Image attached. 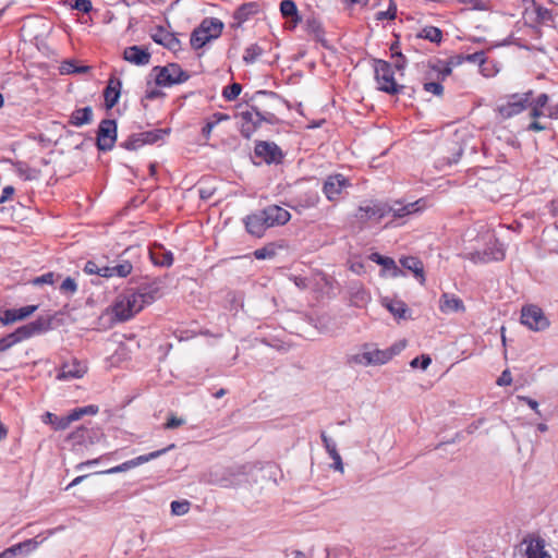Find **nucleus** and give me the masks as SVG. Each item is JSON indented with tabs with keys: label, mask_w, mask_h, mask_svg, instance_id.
<instances>
[{
	"label": "nucleus",
	"mask_w": 558,
	"mask_h": 558,
	"mask_svg": "<svg viewBox=\"0 0 558 558\" xmlns=\"http://www.w3.org/2000/svg\"><path fill=\"white\" fill-rule=\"evenodd\" d=\"M267 99L278 101V97L275 93L258 90L252 98L255 105L252 106L251 110L241 111L239 113L243 121L242 134L246 137H248L262 122L274 123L276 120L275 114L266 108L264 100Z\"/></svg>",
	"instance_id": "f257e3e1"
},
{
	"label": "nucleus",
	"mask_w": 558,
	"mask_h": 558,
	"mask_svg": "<svg viewBox=\"0 0 558 558\" xmlns=\"http://www.w3.org/2000/svg\"><path fill=\"white\" fill-rule=\"evenodd\" d=\"M291 218L290 213L277 205H271L263 210L248 215L244 222L246 230L255 235L262 236L271 227L287 223Z\"/></svg>",
	"instance_id": "f03ea898"
},
{
	"label": "nucleus",
	"mask_w": 558,
	"mask_h": 558,
	"mask_svg": "<svg viewBox=\"0 0 558 558\" xmlns=\"http://www.w3.org/2000/svg\"><path fill=\"white\" fill-rule=\"evenodd\" d=\"M143 310V300L134 290H128L116 300L112 312L119 322H125Z\"/></svg>",
	"instance_id": "7ed1b4c3"
},
{
	"label": "nucleus",
	"mask_w": 558,
	"mask_h": 558,
	"mask_svg": "<svg viewBox=\"0 0 558 558\" xmlns=\"http://www.w3.org/2000/svg\"><path fill=\"white\" fill-rule=\"evenodd\" d=\"M133 251L132 247H128L113 259L107 257V280L126 278L133 274L134 266L137 263Z\"/></svg>",
	"instance_id": "20e7f679"
},
{
	"label": "nucleus",
	"mask_w": 558,
	"mask_h": 558,
	"mask_svg": "<svg viewBox=\"0 0 558 558\" xmlns=\"http://www.w3.org/2000/svg\"><path fill=\"white\" fill-rule=\"evenodd\" d=\"M393 354L391 349L380 350L372 344H365L361 352L350 357V362L363 366L383 365L389 362Z\"/></svg>",
	"instance_id": "39448f33"
},
{
	"label": "nucleus",
	"mask_w": 558,
	"mask_h": 558,
	"mask_svg": "<svg viewBox=\"0 0 558 558\" xmlns=\"http://www.w3.org/2000/svg\"><path fill=\"white\" fill-rule=\"evenodd\" d=\"M153 72L155 73L156 84L159 86H172L183 83L190 77L189 74L175 63H170L166 66H156Z\"/></svg>",
	"instance_id": "423d86ee"
},
{
	"label": "nucleus",
	"mask_w": 558,
	"mask_h": 558,
	"mask_svg": "<svg viewBox=\"0 0 558 558\" xmlns=\"http://www.w3.org/2000/svg\"><path fill=\"white\" fill-rule=\"evenodd\" d=\"M521 323L533 331H542L548 328L549 320L543 311L535 305L522 308Z\"/></svg>",
	"instance_id": "0eeeda50"
},
{
	"label": "nucleus",
	"mask_w": 558,
	"mask_h": 558,
	"mask_svg": "<svg viewBox=\"0 0 558 558\" xmlns=\"http://www.w3.org/2000/svg\"><path fill=\"white\" fill-rule=\"evenodd\" d=\"M375 77L379 85V89L389 94H396L399 86L395 82L391 65L383 60H378L375 65Z\"/></svg>",
	"instance_id": "6e6552de"
},
{
	"label": "nucleus",
	"mask_w": 558,
	"mask_h": 558,
	"mask_svg": "<svg viewBox=\"0 0 558 558\" xmlns=\"http://www.w3.org/2000/svg\"><path fill=\"white\" fill-rule=\"evenodd\" d=\"M532 92L524 93L522 95H511L506 104L498 106L497 110L504 119H509L515 114L522 112L530 104V97Z\"/></svg>",
	"instance_id": "1a4fd4ad"
},
{
	"label": "nucleus",
	"mask_w": 558,
	"mask_h": 558,
	"mask_svg": "<svg viewBox=\"0 0 558 558\" xmlns=\"http://www.w3.org/2000/svg\"><path fill=\"white\" fill-rule=\"evenodd\" d=\"M244 481V472L242 468L236 470L227 469L219 472H215L210 474V478L207 480L210 484H217L222 487H230L241 484Z\"/></svg>",
	"instance_id": "9d476101"
},
{
	"label": "nucleus",
	"mask_w": 558,
	"mask_h": 558,
	"mask_svg": "<svg viewBox=\"0 0 558 558\" xmlns=\"http://www.w3.org/2000/svg\"><path fill=\"white\" fill-rule=\"evenodd\" d=\"M349 186L350 182L344 175L333 174L324 182L323 192L332 202L339 199L341 193Z\"/></svg>",
	"instance_id": "9b49d317"
},
{
	"label": "nucleus",
	"mask_w": 558,
	"mask_h": 558,
	"mask_svg": "<svg viewBox=\"0 0 558 558\" xmlns=\"http://www.w3.org/2000/svg\"><path fill=\"white\" fill-rule=\"evenodd\" d=\"M174 445H171L169 446L168 448H165V449H161V450H157V451H153L148 454H143V456H138L132 460H129V461H125L123 462L122 464L120 465H117V466H113V468H109L107 469V475L108 474H116V473H119V472H126L131 469H134L141 464H144L153 459H156L158 457H160L161 454H163L165 452H167L169 449L173 448Z\"/></svg>",
	"instance_id": "f8f14e48"
},
{
	"label": "nucleus",
	"mask_w": 558,
	"mask_h": 558,
	"mask_svg": "<svg viewBox=\"0 0 558 558\" xmlns=\"http://www.w3.org/2000/svg\"><path fill=\"white\" fill-rule=\"evenodd\" d=\"M422 204L423 199H418L408 204L395 202L391 206H387V216H392V220L389 221V225H391L397 219H401L420 211L423 208Z\"/></svg>",
	"instance_id": "ddd939ff"
},
{
	"label": "nucleus",
	"mask_w": 558,
	"mask_h": 558,
	"mask_svg": "<svg viewBox=\"0 0 558 558\" xmlns=\"http://www.w3.org/2000/svg\"><path fill=\"white\" fill-rule=\"evenodd\" d=\"M505 257V250L502 245L495 241L492 246L482 251H474L469 254V258L474 263H488L494 260H501Z\"/></svg>",
	"instance_id": "4468645a"
},
{
	"label": "nucleus",
	"mask_w": 558,
	"mask_h": 558,
	"mask_svg": "<svg viewBox=\"0 0 558 558\" xmlns=\"http://www.w3.org/2000/svg\"><path fill=\"white\" fill-rule=\"evenodd\" d=\"M355 217L365 222L368 220H380L387 217V206L380 203H367L361 205L355 214Z\"/></svg>",
	"instance_id": "2eb2a0df"
},
{
	"label": "nucleus",
	"mask_w": 558,
	"mask_h": 558,
	"mask_svg": "<svg viewBox=\"0 0 558 558\" xmlns=\"http://www.w3.org/2000/svg\"><path fill=\"white\" fill-rule=\"evenodd\" d=\"M85 373L86 366L76 359H74L71 362H65L62 364L57 375V379L64 381L72 380L83 377Z\"/></svg>",
	"instance_id": "dca6fc26"
},
{
	"label": "nucleus",
	"mask_w": 558,
	"mask_h": 558,
	"mask_svg": "<svg viewBox=\"0 0 558 558\" xmlns=\"http://www.w3.org/2000/svg\"><path fill=\"white\" fill-rule=\"evenodd\" d=\"M51 328V317H38L36 320L17 328L22 339L26 340L34 335L43 333Z\"/></svg>",
	"instance_id": "f3484780"
},
{
	"label": "nucleus",
	"mask_w": 558,
	"mask_h": 558,
	"mask_svg": "<svg viewBox=\"0 0 558 558\" xmlns=\"http://www.w3.org/2000/svg\"><path fill=\"white\" fill-rule=\"evenodd\" d=\"M255 155L267 163L279 162L282 157L280 148L275 143L268 142L257 143Z\"/></svg>",
	"instance_id": "a211bd4d"
},
{
	"label": "nucleus",
	"mask_w": 558,
	"mask_h": 558,
	"mask_svg": "<svg viewBox=\"0 0 558 558\" xmlns=\"http://www.w3.org/2000/svg\"><path fill=\"white\" fill-rule=\"evenodd\" d=\"M439 310L441 313L449 315L453 313H463L465 306L463 301L451 293H442L439 299Z\"/></svg>",
	"instance_id": "6ab92c4d"
},
{
	"label": "nucleus",
	"mask_w": 558,
	"mask_h": 558,
	"mask_svg": "<svg viewBox=\"0 0 558 558\" xmlns=\"http://www.w3.org/2000/svg\"><path fill=\"white\" fill-rule=\"evenodd\" d=\"M123 58L135 65H146L150 61V53L146 48L131 46L124 49Z\"/></svg>",
	"instance_id": "aec40b11"
},
{
	"label": "nucleus",
	"mask_w": 558,
	"mask_h": 558,
	"mask_svg": "<svg viewBox=\"0 0 558 558\" xmlns=\"http://www.w3.org/2000/svg\"><path fill=\"white\" fill-rule=\"evenodd\" d=\"M149 256L155 265L169 267L173 263L172 253L166 250L161 244L155 243L149 248Z\"/></svg>",
	"instance_id": "412c9836"
},
{
	"label": "nucleus",
	"mask_w": 558,
	"mask_h": 558,
	"mask_svg": "<svg viewBox=\"0 0 558 558\" xmlns=\"http://www.w3.org/2000/svg\"><path fill=\"white\" fill-rule=\"evenodd\" d=\"M151 38L155 43L165 46L169 50L175 51L180 48V40L174 36V34L169 33L161 27L151 35Z\"/></svg>",
	"instance_id": "4be33fe9"
},
{
	"label": "nucleus",
	"mask_w": 558,
	"mask_h": 558,
	"mask_svg": "<svg viewBox=\"0 0 558 558\" xmlns=\"http://www.w3.org/2000/svg\"><path fill=\"white\" fill-rule=\"evenodd\" d=\"M465 61V56L458 54L449 59L447 65H433L432 72L435 73L436 78L438 81H444L447 76L451 74L452 66H457L462 64Z\"/></svg>",
	"instance_id": "5701e85b"
},
{
	"label": "nucleus",
	"mask_w": 558,
	"mask_h": 558,
	"mask_svg": "<svg viewBox=\"0 0 558 558\" xmlns=\"http://www.w3.org/2000/svg\"><path fill=\"white\" fill-rule=\"evenodd\" d=\"M258 12V5L255 2L242 4L233 14V26L240 27L245 21Z\"/></svg>",
	"instance_id": "b1692460"
},
{
	"label": "nucleus",
	"mask_w": 558,
	"mask_h": 558,
	"mask_svg": "<svg viewBox=\"0 0 558 558\" xmlns=\"http://www.w3.org/2000/svg\"><path fill=\"white\" fill-rule=\"evenodd\" d=\"M400 264L405 269L412 271L414 274L415 278H417L420 280L421 284H424V282H425L424 267H423V263L418 258L413 257V256L403 257L400 259Z\"/></svg>",
	"instance_id": "393cba45"
},
{
	"label": "nucleus",
	"mask_w": 558,
	"mask_h": 558,
	"mask_svg": "<svg viewBox=\"0 0 558 558\" xmlns=\"http://www.w3.org/2000/svg\"><path fill=\"white\" fill-rule=\"evenodd\" d=\"M43 422L45 424H50L57 430H63L66 429L74 421L71 418V412L68 415L61 417L53 413L46 412L43 416Z\"/></svg>",
	"instance_id": "a878e982"
},
{
	"label": "nucleus",
	"mask_w": 558,
	"mask_h": 558,
	"mask_svg": "<svg viewBox=\"0 0 558 558\" xmlns=\"http://www.w3.org/2000/svg\"><path fill=\"white\" fill-rule=\"evenodd\" d=\"M121 94V82L116 77H110L107 82V110L112 108Z\"/></svg>",
	"instance_id": "bb28decb"
},
{
	"label": "nucleus",
	"mask_w": 558,
	"mask_h": 558,
	"mask_svg": "<svg viewBox=\"0 0 558 558\" xmlns=\"http://www.w3.org/2000/svg\"><path fill=\"white\" fill-rule=\"evenodd\" d=\"M198 28L210 35L211 39H215L220 36L223 28V23L218 19L207 17L203 20Z\"/></svg>",
	"instance_id": "cd10ccee"
},
{
	"label": "nucleus",
	"mask_w": 558,
	"mask_h": 558,
	"mask_svg": "<svg viewBox=\"0 0 558 558\" xmlns=\"http://www.w3.org/2000/svg\"><path fill=\"white\" fill-rule=\"evenodd\" d=\"M37 543L33 539H27L25 542L13 545L0 554V558H16L19 554H21L24 549L29 551L35 548Z\"/></svg>",
	"instance_id": "c85d7f7f"
},
{
	"label": "nucleus",
	"mask_w": 558,
	"mask_h": 558,
	"mask_svg": "<svg viewBox=\"0 0 558 558\" xmlns=\"http://www.w3.org/2000/svg\"><path fill=\"white\" fill-rule=\"evenodd\" d=\"M93 119V110L90 107H85V108H81V109H77L75 111L72 112L71 114V124L75 125V126H82L84 124H87L92 121Z\"/></svg>",
	"instance_id": "c756f323"
},
{
	"label": "nucleus",
	"mask_w": 558,
	"mask_h": 558,
	"mask_svg": "<svg viewBox=\"0 0 558 558\" xmlns=\"http://www.w3.org/2000/svg\"><path fill=\"white\" fill-rule=\"evenodd\" d=\"M376 5H387V10L379 11L375 14L376 21L393 20L397 14V5L393 0H377Z\"/></svg>",
	"instance_id": "7c9ffc66"
},
{
	"label": "nucleus",
	"mask_w": 558,
	"mask_h": 558,
	"mask_svg": "<svg viewBox=\"0 0 558 558\" xmlns=\"http://www.w3.org/2000/svg\"><path fill=\"white\" fill-rule=\"evenodd\" d=\"M83 271L86 275L96 276V279H92L90 281L93 284L96 286L100 284L101 278L105 277V267L99 266L94 260H88L85 264Z\"/></svg>",
	"instance_id": "2f4dec72"
},
{
	"label": "nucleus",
	"mask_w": 558,
	"mask_h": 558,
	"mask_svg": "<svg viewBox=\"0 0 558 558\" xmlns=\"http://www.w3.org/2000/svg\"><path fill=\"white\" fill-rule=\"evenodd\" d=\"M230 119V117L228 114H225V113H220V112H217V113H214L206 122V124L204 125V128L202 129V134L203 136L208 140L210 134H211V131L214 130V128L219 124L221 121H228Z\"/></svg>",
	"instance_id": "473e14b6"
},
{
	"label": "nucleus",
	"mask_w": 558,
	"mask_h": 558,
	"mask_svg": "<svg viewBox=\"0 0 558 558\" xmlns=\"http://www.w3.org/2000/svg\"><path fill=\"white\" fill-rule=\"evenodd\" d=\"M280 12L284 17H292L294 23L300 21L298 8L292 0H283L280 3Z\"/></svg>",
	"instance_id": "72a5a7b5"
},
{
	"label": "nucleus",
	"mask_w": 558,
	"mask_h": 558,
	"mask_svg": "<svg viewBox=\"0 0 558 558\" xmlns=\"http://www.w3.org/2000/svg\"><path fill=\"white\" fill-rule=\"evenodd\" d=\"M21 332L17 329L2 338H0V352H4L15 345L16 343L23 341Z\"/></svg>",
	"instance_id": "f704fd0d"
},
{
	"label": "nucleus",
	"mask_w": 558,
	"mask_h": 558,
	"mask_svg": "<svg viewBox=\"0 0 558 558\" xmlns=\"http://www.w3.org/2000/svg\"><path fill=\"white\" fill-rule=\"evenodd\" d=\"M369 259L377 263L378 265H381L387 270H393L395 275L400 271L396 265V262L390 257H384L378 253H372L369 255Z\"/></svg>",
	"instance_id": "c9c22d12"
},
{
	"label": "nucleus",
	"mask_w": 558,
	"mask_h": 558,
	"mask_svg": "<svg viewBox=\"0 0 558 558\" xmlns=\"http://www.w3.org/2000/svg\"><path fill=\"white\" fill-rule=\"evenodd\" d=\"M387 310L397 318H405L408 306L402 301H388L386 302Z\"/></svg>",
	"instance_id": "e433bc0d"
},
{
	"label": "nucleus",
	"mask_w": 558,
	"mask_h": 558,
	"mask_svg": "<svg viewBox=\"0 0 558 558\" xmlns=\"http://www.w3.org/2000/svg\"><path fill=\"white\" fill-rule=\"evenodd\" d=\"M211 40L210 35L203 32L198 27L194 29V32L191 35V45L194 49L202 48L207 41Z\"/></svg>",
	"instance_id": "4c0bfd02"
},
{
	"label": "nucleus",
	"mask_w": 558,
	"mask_h": 558,
	"mask_svg": "<svg viewBox=\"0 0 558 558\" xmlns=\"http://www.w3.org/2000/svg\"><path fill=\"white\" fill-rule=\"evenodd\" d=\"M421 38L427 39L432 43H439L441 40V31L434 26L424 27L418 34Z\"/></svg>",
	"instance_id": "58836bf2"
},
{
	"label": "nucleus",
	"mask_w": 558,
	"mask_h": 558,
	"mask_svg": "<svg viewBox=\"0 0 558 558\" xmlns=\"http://www.w3.org/2000/svg\"><path fill=\"white\" fill-rule=\"evenodd\" d=\"M136 293L143 300V307H144L145 305H148V304L153 303L157 299V296H158V288H156V287H146V288H143V289L136 291Z\"/></svg>",
	"instance_id": "ea45409f"
},
{
	"label": "nucleus",
	"mask_w": 558,
	"mask_h": 558,
	"mask_svg": "<svg viewBox=\"0 0 558 558\" xmlns=\"http://www.w3.org/2000/svg\"><path fill=\"white\" fill-rule=\"evenodd\" d=\"M525 554L526 558H551L546 551H544L539 542L529 544Z\"/></svg>",
	"instance_id": "a19ab883"
},
{
	"label": "nucleus",
	"mask_w": 558,
	"mask_h": 558,
	"mask_svg": "<svg viewBox=\"0 0 558 558\" xmlns=\"http://www.w3.org/2000/svg\"><path fill=\"white\" fill-rule=\"evenodd\" d=\"M167 134L165 130H153L141 133V136H143L142 143L145 144H154L158 141L162 140L163 136Z\"/></svg>",
	"instance_id": "79ce46f5"
},
{
	"label": "nucleus",
	"mask_w": 558,
	"mask_h": 558,
	"mask_svg": "<svg viewBox=\"0 0 558 558\" xmlns=\"http://www.w3.org/2000/svg\"><path fill=\"white\" fill-rule=\"evenodd\" d=\"M262 52L263 49L259 46L251 45L244 51L243 61L247 64L254 63Z\"/></svg>",
	"instance_id": "37998d69"
},
{
	"label": "nucleus",
	"mask_w": 558,
	"mask_h": 558,
	"mask_svg": "<svg viewBox=\"0 0 558 558\" xmlns=\"http://www.w3.org/2000/svg\"><path fill=\"white\" fill-rule=\"evenodd\" d=\"M97 412H98V407H96V405H86V407H82V408H76L71 411V418H73V421H77L81 417H83L84 415H88V414L93 415V414H96Z\"/></svg>",
	"instance_id": "c03bdc74"
},
{
	"label": "nucleus",
	"mask_w": 558,
	"mask_h": 558,
	"mask_svg": "<svg viewBox=\"0 0 558 558\" xmlns=\"http://www.w3.org/2000/svg\"><path fill=\"white\" fill-rule=\"evenodd\" d=\"M107 150H110L117 141V123L114 120L107 119Z\"/></svg>",
	"instance_id": "a18cd8bd"
},
{
	"label": "nucleus",
	"mask_w": 558,
	"mask_h": 558,
	"mask_svg": "<svg viewBox=\"0 0 558 558\" xmlns=\"http://www.w3.org/2000/svg\"><path fill=\"white\" fill-rule=\"evenodd\" d=\"M191 504L187 500H175L171 502V513L173 515H183L189 512Z\"/></svg>",
	"instance_id": "49530a36"
},
{
	"label": "nucleus",
	"mask_w": 558,
	"mask_h": 558,
	"mask_svg": "<svg viewBox=\"0 0 558 558\" xmlns=\"http://www.w3.org/2000/svg\"><path fill=\"white\" fill-rule=\"evenodd\" d=\"M242 90V86L238 83H233L229 86H226L222 90V96L229 100V101H232L234 100L235 98H238V96L240 95Z\"/></svg>",
	"instance_id": "de8ad7c7"
},
{
	"label": "nucleus",
	"mask_w": 558,
	"mask_h": 558,
	"mask_svg": "<svg viewBox=\"0 0 558 558\" xmlns=\"http://www.w3.org/2000/svg\"><path fill=\"white\" fill-rule=\"evenodd\" d=\"M86 66H76L75 63L71 60H66L62 62L60 66L61 74H72V73H82L86 71Z\"/></svg>",
	"instance_id": "09e8293b"
},
{
	"label": "nucleus",
	"mask_w": 558,
	"mask_h": 558,
	"mask_svg": "<svg viewBox=\"0 0 558 558\" xmlns=\"http://www.w3.org/2000/svg\"><path fill=\"white\" fill-rule=\"evenodd\" d=\"M142 140H143V136H141V133L140 134H134V135H131L123 144L122 146L129 150H135L140 147H142L143 145H145V143H142Z\"/></svg>",
	"instance_id": "8fccbe9b"
},
{
	"label": "nucleus",
	"mask_w": 558,
	"mask_h": 558,
	"mask_svg": "<svg viewBox=\"0 0 558 558\" xmlns=\"http://www.w3.org/2000/svg\"><path fill=\"white\" fill-rule=\"evenodd\" d=\"M535 13H536L538 22H541V23L554 21V12L546 8L537 5V7H535Z\"/></svg>",
	"instance_id": "3c124183"
},
{
	"label": "nucleus",
	"mask_w": 558,
	"mask_h": 558,
	"mask_svg": "<svg viewBox=\"0 0 558 558\" xmlns=\"http://www.w3.org/2000/svg\"><path fill=\"white\" fill-rule=\"evenodd\" d=\"M37 307H38L37 305H27V306L20 307V308H13V311H14V314H15L17 320H23V319L27 318L28 316H31L33 313H35Z\"/></svg>",
	"instance_id": "603ef678"
},
{
	"label": "nucleus",
	"mask_w": 558,
	"mask_h": 558,
	"mask_svg": "<svg viewBox=\"0 0 558 558\" xmlns=\"http://www.w3.org/2000/svg\"><path fill=\"white\" fill-rule=\"evenodd\" d=\"M276 255L275 248L272 246H265L258 248L254 252V256L257 259H270Z\"/></svg>",
	"instance_id": "864d4df0"
},
{
	"label": "nucleus",
	"mask_w": 558,
	"mask_h": 558,
	"mask_svg": "<svg viewBox=\"0 0 558 558\" xmlns=\"http://www.w3.org/2000/svg\"><path fill=\"white\" fill-rule=\"evenodd\" d=\"M60 290L65 293H75L77 291V284L74 279L71 277H68L63 280V282L60 286Z\"/></svg>",
	"instance_id": "5fc2aeb1"
},
{
	"label": "nucleus",
	"mask_w": 558,
	"mask_h": 558,
	"mask_svg": "<svg viewBox=\"0 0 558 558\" xmlns=\"http://www.w3.org/2000/svg\"><path fill=\"white\" fill-rule=\"evenodd\" d=\"M424 90L440 96L444 93V87L439 82H427L424 83Z\"/></svg>",
	"instance_id": "6e6d98bb"
},
{
	"label": "nucleus",
	"mask_w": 558,
	"mask_h": 558,
	"mask_svg": "<svg viewBox=\"0 0 558 558\" xmlns=\"http://www.w3.org/2000/svg\"><path fill=\"white\" fill-rule=\"evenodd\" d=\"M96 144L100 151H105V119H102L98 124Z\"/></svg>",
	"instance_id": "4d7b16f0"
},
{
	"label": "nucleus",
	"mask_w": 558,
	"mask_h": 558,
	"mask_svg": "<svg viewBox=\"0 0 558 558\" xmlns=\"http://www.w3.org/2000/svg\"><path fill=\"white\" fill-rule=\"evenodd\" d=\"M432 363V360L428 355H422L421 357H415L411 361L410 365L415 367H421L422 369H426L429 364Z\"/></svg>",
	"instance_id": "13d9d810"
},
{
	"label": "nucleus",
	"mask_w": 558,
	"mask_h": 558,
	"mask_svg": "<svg viewBox=\"0 0 558 558\" xmlns=\"http://www.w3.org/2000/svg\"><path fill=\"white\" fill-rule=\"evenodd\" d=\"M183 424H185V420L182 418V417H177L174 415H171L167 423L165 424V428L167 429H174L179 426H182Z\"/></svg>",
	"instance_id": "bf43d9fd"
},
{
	"label": "nucleus",
	"mask_w": 558,
	"mask_h": 558,
	"mask_svg": "<svg viewBox=\"0 0 558 558\" xmlns=\"http://www.w3.org/2000/svg\"><path fill=\"white\" fill-rule=\"evenodd\" d=\"M73 8L84 13H88L93 7L89 0H76Z\"/></svg>",
	"instance_id": "052dcab7"
},
{
	"label": "nucleus",
	"mask_w": 558,
	"mask_h": 558,
	"mask_svg": "<svg viewBox=\"0 0 558 558\" xmlns=\"http://www.w3.org/2000/svg\"><path fill=\"white\" fill-rule=\"evenodd\" d=\"M320 437H322V440H323L324 447H325V449L327 450L328 454H329L330 452H332L333 450H336V449H337V447H336V442H335L331 438H329V437L326 435V433H324V432H323V433H322V435H320Z\"/></svg>",
	"instance_id": "680f3d73"
},
{
	"label": "nucleus",
	"mask_w": 558,
	"mask_h": 558,
	"mask_svg": "<svg viewBox=\"0 0 558 558\" xmlns=\"http://www.w3.org/2000/svg\"><path fill=\"white\" fill-rule=\"evenodd\" d=\"M0 320L3 325H9L14 322H17V318H16L13 310H7L3 313V316L0 317Z\"/></svg>",
	"instance_id": "e2e57ef3"
},
{
	"label": "nucleus",
	"mask_w": 558,
	"mask_h": 558,
	"mask_svg": "<svg viewBox=\"0 0 558 558\" xmlns=\"http://www.w3.org/2000/svg\"><path fill=\"white\" fill-rule=\"evenodd\" d=\"M465 61L472 62V63H484L485 57L483 51L474 52L471 54L465 56Z\"/></svg>",
	"instance_id": "0e129e2a"
},
{
	"label": "nucleus",
	"mask_w": 558,
	"mask_h": 558,
	"mask_svg": "<svg viewBox=\"0 0 558 558\" xmlns=\"http://www.w3.org/2000/svg\"><path fill=\"white\" fill-rule=\"evenodd\" d=\"M392 57H395V58H396V61H395V68H396L398 71H402V70H404L405 64H407V61H405L404 56H403L401 52H393V53H392Z\"/></svg>",
	"instance_id": "69168bd1"
},
{
	"label": "nucleus",
	"mask_w": 558,
	"mask_h": 558,
	"mask_svg": "<svg viewBox=\"0 0 558 558\" xmlns=\"http://www.w3.org/2000/svg\"><path fill=\"white\" fill-rule=\"evenodd\" d=\"M512 381V376L508 369L504 371L500 377L497 379V385L508 386Z\"/></svg>",
	"instance_id": "338daca9"
},
{
	"label": "nucleus",
	"mask_w": 558,
	"mask_h": 558,
	"mask_svg": "<svg viewBox=\"0 0 558 558\" xmlns=\"http://www.w3.org/2000/svg\"><path fill=\"white\" fill-rule=\"evenodd\" d=\"M34 283H36V284H43V283L52 284L53 283V274L52 272H48V274H45V275H43L40 277H37L34 280Z\"/></svg>",
	"instance_id": "774afa93"
}]
</instances>
